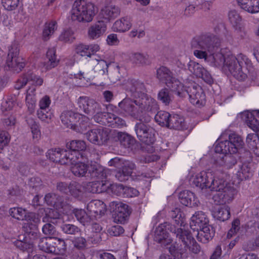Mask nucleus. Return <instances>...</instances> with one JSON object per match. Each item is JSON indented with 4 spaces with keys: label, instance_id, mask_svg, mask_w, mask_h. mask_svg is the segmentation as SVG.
Wrapping results in <instances>:
<instances>
[{
    "label": "nucleus",
    "instance_id": "f257e3e1",
    "mask_svg": "<svg viewBox=\"0 0 259 259\" xmlns=\"http://www.w3.org/2000/svg\"><path fill=\"white\" fill-rule=\"evenodd\" d=\"M221 40L215 35L206 33L197 36L191 41V46L194 49V55L199 59H204L215 67L224 66L226 56L220 53H215Z\"/></svg>",
    "mask_w": 259,
    "mask_h": 259
},
{
    "label": "nucleus",
    "instance_id": "f03ea898",
    "mask_svg": "<svg viewBox=\"0 0 259 259\" xmlns=\"http://www.w3.org/2000/svg\"><path fill=\"white\" fill-rule=\"evenodd\" d=\"M244 65L246 66L249 71H251L252 63L245 55L240 54L235 57L233 55H229L226 56L223 69L224 71H228L237 79L243 80L247 76L243 70Z\"/></svg>",
    "mask_w": 259,
    "mask_h": 259
},
{
    "label": "nucleus",
    "instance_id": "7ed1b4c3",
    "mask_svg": "<svg viewBox=\"0 0 259 259\" xmlns=\"http://www.w3.org/2000/svg\"><path fill=\"white\" fill-rule=\"evenodd\" d=\"M135 125V131L138 139L143 143L150 145L155 141V130L149 124L151 117L147 113L138 119Z\"/></svg>",
    "mask_w": 259,
    "mask_h": 259
},
{
    "label": "nucleus",
    "instance_id": "20e7f679",
    "mask_svg": "<svg viewBox=\"0 0 259 259\" xmlns=\"http://www.w3.org/2000/svg\"><path fill=\"white\" fill-rule=\"evenodd\" d=\"M96 13L93 4L81 0L76 1L72 6L71 18L73 21L89 22L92 21Z\"/></svg>",
    "mask_w": 259,
    "mask_h": 259
},
{
    "label": "nucleus",
    "instance_id": "39448f33",
    "mask_svg": "<svg viewBox=\"0 0 259 259\" xmlns=\"http://www.w3.org/2000/svg\"><path fill=\"white\" fill-rule=\"evenodd\" d=\"M110 174V170L98 163L96 162L92 163L89 166L88 177L91 179L95 180L97 182H91L89 183V186L91 188L89 190L93 193H100L102 190L99 189V186H104L105 184L103 183V180L107 178Z\"/></svg>",
    "mask_w": 259,
    "mask_h": 259
},
{
    "label": "nucleus",
    "instance_id": "423d86ee",
    "mask_svg": "<svg viewBox=\"0 0 259 259\" xmlns=\"http://www.w3.org/2000/svg\"><path fill=\"white\" fill-rule=\"evenodd\" d=\"M157 78L175 93L177 96L186 94L183 84L173 76L172 72L167 67L161 66L157 70Z\"/></svg>",
    "mask_w": 259,
    "mask_h": 259
},
{
    "label": "nucleus",
    "instance_id": "0eeeda50",
    "mask_svg": "<svg viewBox=\"0 0 259 259\" xmlns=\"http://www.w3.org/2000/svg\"><path fill=\"white\" fill-rule=\"evenodd\" d=\"M19 53L17 44H13L9 48L6 64L9 68L16 72L20 71L25 65L23 59L19 56Z\"/></svg>",
    "mask_w": 259,
    "mask_h": 259
},
{
    "label": "nucleus",
    "instance_id": "6e6552de",
    "mask_svg": "<svg viewBox=\"0 0 259 259\" xmlns=\"http://www.w3.org/2000/svg\"><path fill=\"white\" fill-rule=\"evenodd\" d=\"M80 117H82L81 121H85V124L81 126L79 122V125L82 128L85 127L88 125L89 118L83 115L75 113L71 110H66L63 112L60 116V118L62 123L67 127L73 128L74 126L78 125L77 122L80 121Z\"/></svg>",
    "mask_w": 259,
    "mask_h": 259
},
{
    "label": "nucleus",
    "instance_id": "1a4fd4ad",
    "mask_svg": "<svg viewBox=\"0 0 259 259\" xmlns=\"http://www.w3.org/2000/svg\"><path fill=\"white\" fill-rule=\"evenodd\" d=\"M184 91L186 92V94L184 96H178L179 97L183 98L188 95L190 102L193 105L198 107L204 105L205 95L200 86L194 84L191 87H189L187 90L184 88Z\"/></svg>",
    "mask_w": 259,
    "mask_h": 259
},
{
    "label": "nucleus",
    "instance_id": "9d476101",
    "mask_svg": "<svg viewBox=\"0 0 259 259\" xmlns=\"http://www.w3.org/2000/svg\"><path fill=\"white\" fill-rule=\"evenodd\" d=\"M136 102L141 111V115L146 113L145 112L155 113L158 109L155 99L144 93L136 99Z\"/></svg>",
    "mask_w": 259,
    "mask_h": 259
},
{
    "label": "nucleus",
    "instance_id": "9b49d317",
    "mask_svg": "<svg viewBox=\"0 0 259 259\" xmlns=\"http://www.w3.org/2000/svg\"><path fill=\"white\" fill-rule=\"evenodd\" d=\"M77 104L79 110L82 111L92 117L96 112L99 111L100 107H101L95 100L86 96L80 97L77 100Z\"/></svg>",
    "mask_w": 259,
    "mask_h": 259
},
{
    "label": "nucleus",
    "instance_id": "f8f14e48",
    "mask_svg": "<svg viewBox=\"0 0 259 259\" xmlns=\"http://www.w3.org/2000/svg\"><path fill=\"white\" fill-rule=\"evenodd\" d=\"M118 106L125 116H130L136 119L142 116L141 115L135 100L124 99L118 104Z\"/></svg>",
    "mask_w": 259,
    "mask_h": 259
},
{
    "label": "nucleus",
    "instance_id": "ddd939ff",
    "mask_svg": "<svg viewBox=\"0 0 259 259\" xmlns=\"http://www.w3.org/2000/svg\"><path fill=\"white\" fill-rule=\"evenodd\" d=\"M236 193L237 191L233 187L227 185L224 189L216 193L213 196L212 199L217 205L229 203L234 199Z\"/></svg>",
    "mask_w": 259,
    "mask_h": 259
},
{
    "label": "nucleus",
    "instance_id": "4468645a",
    "mask_svg": "<svg viewBox=\"0 0 259 259\" xmlns=\"http://www.w3.org/2000/svg\"><path fill=\"white\" fill-rule=\"evenodd\" d=\"M177 238L189 248V251L195 254H198L201 251L199 245L196 242L188 231L179 230Z\"/></svg>",
    "mask_w": 259,
    "mask_h": 259
},
{
    "label": "nucleus",
    "instance_id": "2eb2a0df",
    "mask_svg": "<svg viewBox=\"0 0 259 259\" xmlns=\"http://www.w3.org/2000/svg\"><path fill=\"white\" fill-rule=\"evenodd\" d=\"M112 206L114 209V222L124 223L131 213L129 206L126 204L117 201L113 202Z\"/></svg>",
    "mask_w": 259,
    "mask_h": 259
},
{
    "label": "nucleus",
    "instance_id": "dca6fc26",
    "mask_svg": "<svg viewBox=\"0 0 259 259\" xmlns=\"http://www.w3.org/2000/svg\"><path fill=\"white\" fill-rule=\"evenodd\" d=\"M86 137L91 143L96 145H103L109 139L108 131L103 127L93 129L86 134Z\"/></svg>",
    "mask_w": 259,
    "mask_h": 259
},
{
    "label": "nucleus",
    "instance_id": "f3484780",
    "mask_svg": "<svg viewBox=\"0 0 259 259\" xmlns=\"http://www.w3.org/2000/svg\"><path fill=\"white\" fill-rule=\"evenodd\" d=\"M168 226L169 223L165 222L160 224L156 227L155 231L154 240L164 246L170 244L172 242V239L169 237L167 232V227Z\"/></svg>",
    "mask_w": 259,
    "mask_h": 259
},
{
    "label": "nucleus",
    "instance_id": "a211bd4d",
    "mask_svg": "<svg viewBox=\"0 0 259 259\" xmlns=\"http://www.w3.org/2000/svg\"><path fill=\"white\" fill-rule=\"evenodd\" d=\"M87 209L92 221L94 220L100 218L106 211L105 204L102 201L98 200H93L89 203L87 205Z\"/></svg>",
    "mask_w": 259,
    "mask_h": 259
},
{
    "label": "nucleus",
    "instance_id": "6ab92c4d",
    "mask_svg": "<svg viewBox=\"0 0 259 259\" xmlns=\"http://www.w3.org/2000/svg\"><path fill=\"white\" fill-rule=\"evenodd\" d=\"M188 67L189 70L196 76L201 78L208 83H211L212 82L210 73L198 63L190 61Z\"/></svg>",
    "mask_w": 259,
    "mask_h": 259
},
{
    "label": "nucleus",
    "instance_id": "aec40b11",
    "mask_svg": "<svg viewBox=\"0 0 259 259\" xmlns=\"http://www.w3.org/2000/svg\"><path fill=\"white\" fill-rule=\"evenodd\" d=\"M82 155L80 153V157L77 160H75V161L72 162L70 164L71 165V172L76 177H88L90 165L82 162Z\"/></svg>",
    "mask_w": 259,
    "mask_h": 259
},
{
    "label": "nucleus",
    "instance_id": "412c9836",
    "mask_svg": "<svg viewBox=\"0 0 259 259\" xmlns=\"http://www.w3.org/2000/svg\"><path fill=\"white\" fill-rule=\"evenodd\" d=\"M209 223L207 215L203 211L196 212L191 218L190 226L194 231H199L201 228Z\"/></svg>",
    "mask_w": 259,
    "mask_h": 259
},
{
    "label": "nucleus",
    "instance_id": "4be33fe9",
    "mask_svg": "<svg viewBox=\"0 0 259 259\" xmlns=\"http://www.w3.org/2000/svg\"><path fill=\"white\" fill-rule=\"evenodd\" d=\"M135 167V164L133 162L125 161L123 162L121 169L116 172L115 174L116 178L120 182L127 180Z\"/></svg>",
    "mask_w": 259,
    "mask_h": 259
},
{
    "label": "nucleus",
    "instance_id": "5701e85b",
    "mask_svg": "<svg viewBox=\"0 0 259 259\" xmlns=\"http://www.w3.org/2000/svg\"><path fill=\"white\" fill-rule=\"evenodd\" d=\"M123 87L126 91L130 92L135 96H136V94H143L146 90L143 82L134 79L125 81L123 84Z\"/></svg>",
    "mask_w": 259,
    "mask_h": 259
},
{
    "label": "nucleus",
    "instance_id": "b1692460",
    "mask_svg": "<svg viewBox=\"0 0 259 259\" xmlns=\"http://www.w3.org/2000/svg\"><path fill=\"white\" fill-rule=\"evenodd\" d=\"M107 29L106 24L103 21H98L91 26L88 31L89 37L92 39H97L103 35Z\"/></svg>",
    "mask_w": 259,
    "mask_h": 259
},
{
    "label": "nucleus",
    "instance_id": "393cba45",
    "mask_svg": "<svg viewBox=\"0 0 259 259\" xmlns=\"http://www.w3.org/2000/svg\"><path fill=\"white\" fill-rule=\"evenodd\" d=\"M211 174L212 173L210 172L201 171L195 176L193 183L196 186L202 190L208 189L211 179Z\"/></svg>",
    "mask_w": 259,
    "mask_h": 259
},
{
    "label": "nucleus",
    "instance_id": "a878e982",
    "mask_svg": "<svg viewBox=\"0 0 259 259\" xmlns=\"http://www.w3.org/2000/svg\"><path fill=\"white\" fill-rule=\"evenodd\" d=\"M179 197L181 203L186 206L192 207L198 205L199 200L197 198L194 193L190 191L184 190L181 192Z\"/></svg>",
    "mask_w": 259,
    "mask_h": 259
},
{
    "label": "nucleus",
    "instance_id": "bb28decb",
    "mask_svg": "<svg viewBox=\"0 0 259 259\" xmlns=\"http://www.w3.org/2000/svg\"><path fill=\"white\" fill-rule=\"evenodd\" d=\"M209 185V188L210 191H216L217 193L222 191L227 186L224 180L223 176H219V174L216 173L215 175L211 174V179Z\"/></svg>",
    "mask_w": 259,
    "mask_h": 259
},
{
    "label": "nucleus",
    "instance_id": "cd10ccee",
    "mask_svg": "<svg viewBox=\"0 0 259 259\" xmlns=\"http://www.w3.org/2000/svg\"><path fill=\"white\" fill-rule=\"evenodd\" d=\"M120 14L119 9L114 5L107 6L104 7L100 13V17L106 20L109 21L114 19Z\"/></svg>",
    "mask_w": 259,
    "mask_h": 259
},
{
    "label": "nucleus",
    "instance_id": "c85d7f7f",
    "mask_svg": "<svg viewBox=\"0 0 259 259\" xmlns=\"http://www.w3.org/2000/svg\"><path fill=\"white\" fill-rule=\"evenodd\" d=\"M197 231L198 232L197 236L198 240L203 243H205L209 240L212 239L214 234L212 227L208 224L204 225Z\"/></svg>",
    "mask_w": 259,
    "mask_h": 259
},
{
    "label": "nucleus",
    "instance_id": "c756f323",
    "mask_svg": "<svg viewBox=\"0 0 259 259\" xmlns=\"http://www.w3.org/2000/svg\"><path fill=\"white\" fill-rule=\"evenodd\" d=\"M240 7L250 13L259 12V0H237Z\"/></svg>",
    "mask_w": 259,
    "mask_h": 259
},
{
    "label": "nucleus",
    "instance_id": "7c9ffc66",
    "mask_svg": "<svg viewBox=\"0 0 259 259\" xmlns=\"http://www.w3.org/2000/svg\"><path fill=\"white\" fill-rule=\"evenodd\" d=\"M64 207H66L65 204H63V207L60 209L54 207L52 208H47L46 210V216L42 218L44 222H51L55 224L56 222V219L60 217V213L64 212Z\"/></svg>",
    "mask_w": 259,
    "mask_h": 259
},
{
    "label": "nucleus",
    "instance_id": "2f4dec72",
    "mask_svg": "<svg viewBox=\"0 0 259 259\" xmlns=\"http://www.w3.org/2000/svg\"><path fill=\"white\" fill-rule=\"evenodd\" d=\"M60 154H61L60 161L61 164H71L72 162L75 161V160L80 157V153L71 152V151L61 149Z\"/></svg>",
    "mask_w": 259,
    "mask_h": 259
},
{
    "label": "nucleus",
    "instance_id": "473e14b6",
    "mask_svg": "<svg viewBox=\"0 0 259 259\" xmlns=\"http://www.w3.org/2000/svg\"><path fill=\"white\" fill-rule=\"evenodd\" d=\"M48 61L44 63V68L45 70H49L56 67L59 62L57 58L56 50L54 48L49 49L47 52Z\"/></svg>",
    "mask_w": 259,
    "mask_h": 259
},
{
    "label": "nucleus",
    "instance_id": "72a5a7b5",
    "mask_svg": "<svg viewBox=\"0 0 259 259\" xmlns=\"http://www.w3.org/2000/svg\"><path fill=\"white\" fill-rule=\"evenodd\" d=\"M130 59L133 64L139 66L148 65L151 63L148 55L138 52L132 53Z\"/></svg>",
    "mask_w": 259,
    "mask_h": 259
},
{
    "label": "nucleus",
    "instance_id": "f704fd0d",
    "mask_svg": "<svg viewBox=\"0 0 259 259\" xmlns=\"http://www.w3.org/2000/svg\"><path fill=\"white\" fill-rule=\"evenodd\" d=\"M132 26L131 18L127 16L116 20L112 26V29L116 32H125Z\"/></svg>",
    "mask_w": 259,
    "mask_h": 259
},
{
    "label": "nucleus",
    "instance_id": "c9c22d12",
    "mask_svg": "<svg viewBox=\"0 0 259 259\" xmlns=\"http://www.w3.org/2000/svg\"><path fill=\"white\" fill-rule=\"evenodd\" d=\"M53 244V239L52 237H44L39 239L38 247L40 250L46 252L55 253L56 248Z\"/></svg>",
    "mask_w": 259,
    "mask_h": 259
},
{
    "label": "nucleus",
    "instance_id": "e433bc0d",
    "mask_svg": "<svg viewBox=\"0 0 259 259\" xmlns=\"http://www.w3.org/2000/svg\"><path fill=\"white\" fill-rule=\"evenodd\" d=\"M231 144L228 142V140L221 142L218 143L214 148L215 152L217 153H220L227 155L228 154L236 153L235 148L231 147Z\"/></svg>",
    "mask_w": 259,
    "mask_h": 259
},
{
    "label": "nucleus",
    "instance_id": "4c0bfd02",
    "mask_svg": "<svg viewBox=\"0 0 259 259\" xmlns=\"http://www.w3.org/2000/svg\"><path fill=\"white\" fill-rule=\"evenodd\" d=\"M185 125L184 119L177 114L170 115L167 127L176 130H181Z\"/></svg>",
    "mask_w": 259,
    "mask_h": 259
},
{
    "label": "nucleus",
    "instance_id": "58836bf2",
    "mask_svg": "<svg viewBox=\"0 0 259 259\" xmlns=\"http://www.w3.org/2000/svg\"><path fill=\"white\" fill-rule=\"evenodd\" d=\"M73 213L77 221L84 226L89 225L91 223V221H92L91 218L89 215V212H86L83 209H74L73 210Z\"/></svg>",
    "mask_w": 259,
    "mask_h": 259
},
{
    "label": "nucleus",
    "instance_id": "ea45409f",
    "mask_svg": "<svg viewBox=\"0 0 259 259\" xmlns=\"http://www.w3.org/2000/svg\"><path fill=\"white\" fill-rule=\"evenodd\" d=\"M117 138L120 144L125 148H129L135 142V139L130 134L125 132H118Z\"/></svg>",
    "mask_w": 259,
    "mask_h": 259
},
{
    "label": "nucleus",
    "instance_id": "a19ab883",
    "mask_svg": "<svg viewBox=\"0 0 259 259\" xmlns=\"http://www.w3.org/2000/svg\"><path fill=\"white\" fill-rule=\"evenodd\" d=\"M212 215L217 220L224 222L230 218V208L228 206L219 207L213 211Z\"/></svg>",
    "mask_w": 259,
    "mask_h": 259
},
{
    "label": "nucleus",
    "instance_id": "79ce46f5",
    "mask_svg": "<svg viewBox=\"0 0 259 259\" xmlns=\"http://www.w3.org/2000/svg\"><path fill=\"white\" fill-rule=\"evenodd\" d=\"M24 228L25 229V231L27 236L25 237L26 239H29V242H32L34 244L35 240L39 237V233L37 229V226L35 225H31V227L29 224L24 226Z\"/></svg>",
    "mask_w": 259,
    "mask_h": 259
},
{
    "label": "nucleus",
    "instance_id": "37998d69",
    "mask_svg": "<svg viewBox=\"0 0 259 259\" xmlns=\"http://www.w3.org/2000/svg\"><path fill=\"white\" fill-rule=\"evenodd\" d=\"M92 63L95 64L94 70L99 75H104L108 71V64L104 60L97 59H92Z\"/></svg>",
    "mask_w": 259,
    "mask_h": 259
},
{
    "label": "nucleus",
    "instance_id": "c03bdc74",
    "mask_svg": "<svg viewBox=\"0 0 259 259\" xmlns=\"http://www.w3.org/2000/svg\"><path fill=\"white\" fill-rule=\"evenodd\" d=\"M45 200L46 203L54 207L60 209L63 207L62 198L60 197H57L55 194L48 193L45 197Z\"/></svg>",
    "mask_w": 259,
    "mask_h": 259
},
{
    "label": "nucleus",
    "instance_id": "a18cd8bd",
    "mask_svg": "<svg viewBox=\"0 0 259 259\" xmlns=\"http://www.w3.org/2000/svg\"><path fill=\"white\" fill-rule=\"evenodd\" d=\"M107 116L108 126L118 128H122L126 126L125 121L121 117H118L111 113Z\"/></svg>",
    "mask_w": 259,
    "mask_h": 259
},
{
    "label": "nucleus",
    "instance_id": "49530a36",
    "mask_svg": "<svg viewBox=\"0 0 259 259\" xmlns=\"http://www.w3.org/2000/svg\"><path fill=\"white\" fill-rule=\"evenodd\" d=\"M67 148L71 150V152H78L85 150L87 145L82 140H72L67 144Z\"/></svg>",
    "mask_w": 259,
    "mask_h": 259
},
{
    "label": "nucleus",
    "instance_id": "de8ad7c7",
    "mask_svg": "<svg viewBox=\"0 0 259 259\" xmlns=\"http://www.w3.org/2000/svg\"><path fill=\"white\" fill-rule=\"evenodd\" d=\"M57 25L55 21L47 22L45 23L43 30L42 37L44 40H47L50 38L55 31L57 29Z\"/></svg>",
    "mask_w": 259,
    "mask_h": 259
},
{
    "label": "nucleus",
    "instance_id": "09e8293b",
    "mask_svg": "<svg viewBox=\"0 0 259 259\" xmlns=\"http://www.w3.org/2000/svg\"><path fill=\"white\" fill-rule=\"evenodd\" d=\"M228 142L231 144V147H232L233 149L235 148L236 153L243 145V141L242 138L236 133H232L229 135Z\"/></svg>",
    "mask_w": 259,
    "mask_h": 259
},
{
    "label": "nucleus",
    "instance_id": "8fccbe9b",
    "mask_svg": "<svg viewBox=\"0 0 259 259\" xmlns=\"http://www.w3.org/2000/svg\"><path fill=\"white\" fill-rule=\"evenodd\" d=\"M252 175V169L246 164L242 165L237 173L238 178L241 181L248 179L251 178Z\"/></svg>",
    "mask_w": 259,
    "mask_h": 259
},
{
    "label": "nucleus",
    "instance_id": "3c124183",
    "mask_svg": "<svg viewBox=\"0 0 259 259\" xmlns=\"http://www.w3.org/2000/svg\"><path fill=\"white\" fill-rule=\"evenodd\" d=\"M158 99L165 105L170 104L173 99L172 95L170 93L168 89H161L158 94Z\"/></svg>",
    "mask_w": 259,
    "mask_h": 259
},
{
    "label": "nucleus",
    "instance_id": "603ef678",
    "mask_svg": "<svg viewBox=\"0 0 259 259\" xmlns=\"http://www.w3.org/2000/svg\"><path fill=\"white\" fill-rule=\"evenodd\" d=\"M27 123L31 130L33 139L38 140L40 137L41 133L39 126L33 118H29L26 120Z\"/></svg>",
    "mask_w": 259,
    "mask_h": 259
},
{
    "label": "nucleus",
    "instance_id": "864d4df0",
    "mask_svg": "<svg viewBox=\"0 0 259 259\" xmlns=\"http://www.w3.org/2000/svg\"><path fill=\"white\" fill-rule=\"evenodd\" d=\"M170 114L164 111H160L155 116V120L159 125L167 127Z\"/></svg>",
    "mask_w": 259,
    "mask_h": 259
},
{
    "label": "nucleus",
    "instance_id": "5fc2aeb1",
    "mask_svg": "<svg viewBox=\"0 0 259 259\" xmlns=\"http://www.w3.org/2000/svg\"><path fill=\"white\" fill-rule=\"evenodd\" d=\"M9 213L13 218L18 220L23 221L27 212L25 209L21 207H13L10 209Z\"/></svg>",
    "mask_w": 259,
    "mask_h": 259
},
{
    "label": "nucleus",
    "instance_id": "6e6d98bb",
    "mask_svg": "<svg viewBox=\"0 0 259 259\" xmlns=\"http://www.w3.org/2000/svg\"><path fill=\"white\" fill-rule=\"evenodd\" d=\"M109 114H110V113L102 112L101 107H100L99 111L96 112L93 117L96 122L108 125V119L107 118V115H108Z\"/></svg>",
    "mask_w": 259,
    "mask_h": 259
},
{
    "label": "nucleus",
    "instance_id": "4d7b16f0",
    "mask_svg": "<svg viewBox=\"0 0 259 259\" xmlns=\"http://www.w3.org/2000/svg\"><path fill=\"white\" fill-rule=\"evenodd\" d=\"M108 190L117 195H123L126 192V187L120 184H110L107 187Z\"/></svg>",
    "mask_w": 259,
    "mask_h": 259
},
{
    "label": "nucleus",
    "instance_id": "13d9d810",
    "mask_svg": "<svg viewBox=\"0 0 259 259\" xmlns=\"http://www.w3.org/2000/svg\"><path fill=\"white\" fill-rule=\"evenodd\" d=\"M75 37L74 32L71 29L64 30L59 37V40L64 42H72Z\"/></svg>",
    "mask_w": 259,
    "mask_h": 259
},
{
    "label": "nucleus",
    "instance_id": "bf43d9fd",
    "mask_svg": "<svg viewBox=\"0 0 259 259\" xmlns=\"http://www.w3.org/2000/svg\"><path fill=\"white\" fill-rule=\"evenodd\" d=\"M60 148H54L49 150L47 153V157L51 161L60 163Z\"/></svg>",
    "mask_w": 259,
    "mask_h": 259
},
{
    "label": "nucleus",
    "instance_id": "052dcab7",
    "mask_svg": "<svg viewBox=\"0 0 259 259\" xmlns=\"http://www.w3.org/2000/svg\"><path fill=\"white\" fill-rule=\"evenodd\" d=\"M61 228L64 233L69 235H76L80 231V229L73 224H64L61 226Z\"/></svg>",
    "mask_w": 259,
    "mask_h": 259
},
{
    "label": "nucleus",
    "instance_id": "680f3d73",
    "mask_svg": "<svg viewBox=\"0 0 259 259\" xmlns=\"http://www.w3.org/2000/svg\"><path fill=\"white\" fill-rule=\"evenodd\" d=\"M68 193L75 197L79 196L82 190V186L76 182H72L69 185Z\"/></svg>",
    "mask_w": 259,
    "mask_h": 259
},
{
    "label": "nucleus",
    "instance_id": "e2e57ef3",
    "mask_svg": "<svg viewBox=\"0 0 259 259\" xmlns=\"http://www.w3.org/2000/svg\"><path fill=\"white\" fill-rule=\"evenodd\" d=\"M73 246L77 249L83 250L87 247L86 239L82 237H77L72 240Z\"/></svg>",
    "mask_w": 259,
    "mask_h": 259
},
{
    "label": "nucleus",
    "instance_id": "0e129e2a",
    "mask_svg": "<svg viewBox=\"0 0 259 259\" xmlns=\"http://www.w3.org/2000/svg\"><path fill=\"white\" fill-rule=\"evenodd\" d=\"M24 220L28 222V223L26 224L25 226L29 224L30 225V227H31V225L37 226L40 221L38 215L33 212H27Z\"/></svg>",
    "mask_w": 259,
    "mask_h": 259
},
{
    "label": "nucleus",
    "instance_id": "69168bd1",
    "mask_svg": "<svg viewBox=\"0 0 259 259\" xmlns=\"http://www.w3.org/2000/svg\"><path fill=\"white\" fill-rule=\"evenodd\" d=\"M248 114V118L249 119L247 120L246 123L249 127L252 130L255 132L259 131V121L254 117L252 114Z\"/></svg>",
    "mask_w": 259,
    "mask_h": 259
},
{
    "label": "nucleus",
    "instance_id": "338daca9",
    "mask_svg": "<svg viewBox=\"0 0 259 259\" xmlns=\"http://www.w3.org/2000/svg\"><path fill=\"white\" fill-rule=\"evenodd\" d=\"M15 246L23 251H27L32 249L33 243L27 241V239L24 241L17 240L15 242Z\"/></svg>",
    "mask_w": 259,
    "mask_h": 259
},
{
    "label": "nucleus",
    "instance_id": "774afa93",
    "mask_svg": "<svg viewBox=\"0 0 259 259\" xmlns=\"http://www.w3.org/2000/svg\"><path fill=\"white\" fill-rule=\"evenodd\" d=\"M169 216L175 220V223L179 225L182 223V212L179 208H175L169 212Z\"/></svg>",
    "mask_w": 259,
    "mask_h": 259
}]
</instances>
